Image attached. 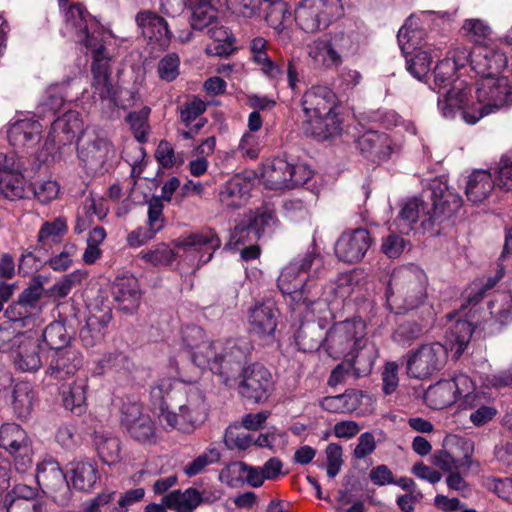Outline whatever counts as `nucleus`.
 Returning a JSON list of instances; mask_svg holds the SVG:
<instances>
[{
    "mask_svg": "<svg viewBox=\"0 0 512 512\" xmlns=\"http://www.w3.org/2000/svg\"><path fill=\"white\" fill-rule=\"evenodd\" d=\"M462 206L461 197L451 191L444 183L434 182L431 186L429 201L419 197L407 199L399 212L403 222L402 232L409 231L418 220L424 230H431L444 220L449 219Z\"/></svg>",
    "mask_w": 512,
    "mask_h": 512,
    "instance_id": "obj_1",
    "label": "nucleus"
},
{
    "mask_svg": "<svg viewBox=\"0 0 512 512\" xmlns=\"http://www.w3.org/2000/svg\"><path fill=\"white\" fill-rule=\"evenodd\" d=\"M336 103V94L329 87L315 85L308 89L301 100L306 116L304 132L319 141L338 135L341 125L334 112Z\"/></svg>",
    "mask_w": 512,
    "mask_h": 512,
    "instance_id": "obj_2",
    "label": "nucleus"
},
{
    "mask_svg": "<svg viewBox=\"0 0 512 512\" xmlns=\"http://www.w3.org/2000/svg\"><path fill=\"white\" fill-rule=\"evenodd\" d=\"M428 278L419 267L395 269L388 281L386 299L388 306L397 313L413 310L427 298Z\"/></svg>",
    "mask_w": 512,
    "mask_h": 512,
    "instance_id": "obj_3",
    "label": "nucleus"
},
{
    "mask_svg": "<svg viewBox=\"0 0 512 512\" xmlns=\"http://www.w3.org/2000/svg\"><path fill=\"white\" fill-rule=\"evenodd\" d=\"M172 400L174 410L163 414L167 427L191 434L205 422L208 404L204 392L197 385L185 382L177 389Z\"/></svg>",
    "mask_w": 512,
    "mask_h": 512,
    "instance_id": "obj_4",
    "label": "nucleus"
},
{
    "mask_svg": "<svg viewBox=\"0 0 512 512\" xmlns=\"http://www.w3.org/2000/svg\"><path fill=\"white\" fill-rule=\"evenodd\" d=\"M476 110H465L464 121L475 124L483 117L512 104V85L507 77H485L477 82Z\"/></svg>",
    "mask_w": 512,
    "mask_h": 512,
    "instance_id": "obj_5",
    "label": "nucleus"
},
{
    "mask_svg": "<svg viewBox=\"0 0 512 512\" xmlns=\"http://www.w3.org/2000/svg\"><path fill=\"white\" fill-rule=\"evenodd\" d=\"M64 9V34L74 36L87 51L99 52L105 46L106 32L99 22L81 4L66 5Z\"/></svg>",
    "mask_w": 512,
    "mask_h": 512,
    "instance_id": "obj_6",
    "label": "nucleus"
},
{
    "mask_svg": "<svg viewBox=\"0 0 512 512\" xmlns=\"http://www.w3.org/2000/svg\"><path fill=\"white\" fill-rule=\"evenodd\" d=\"M366 326L361 319L336 323L326 333L324 347L334 359H346L364 343Z\"/></svg>",
    "mask_w": 512,
    "mask_h": 512,
    "instance_id": "obj_7",
    "label": "nucleus"
},
{
    "mask_svg": "<svg viewBox=\"0 0 512 512\" xmlns=\"http://www.w3.org/2000/svg\"><path fill=\"white\" fill-rule=\"evenodd\" d=\"M342 12V0H302L295 10V20L302 30L315 32L326 27Z\"/></svg>",
    "mask_w": 512,
    "mask_h": 512,
    "instance_id": "obj_8",
    "label": "nucleus"
},
{
    "mask_svg": "<svg viewBox=\"0 0 512 512\" xmlns=\"http://www.w3.org/2000/svg\"><path fill=\"white\" fill-rule=\"evenodd\" d=\"M446 359V348L440 343L421 345L406 355L407 374L416 379L428 378L444 367Z\"/></svg>",
    "mask_w": 512,
    "mask_h": 512,
    "instance_id": "obj_9",
    "label": "nucleus"
},
{
    "mask_svg": "<svg viewBox=\"0 0 512 512\" xmlns=\"http://www.w3.org/2000/svg\"><path fill=\"white\" fill-rule=\"evenodd\" d=\"M0 447L14 459L16 469L24 473L32 465V443L26 431L18 424L6 423L0 427Z\"/></svg>",
    "mask_w": 512,
    "mask_h": 512,
    "instance_id": "obj_10",
    "label": "nucleus"
},
{
    "mask_svg": "<svg viewBox=\"0 0 512 512\" xmlns=\"http://www.w3.org/2000/svg\"><path fill=\"white\" fill-rule=\"evenodd\" d=\"M81 120L75 111H68L53 121L37 158L45 162L61 145L70 144L81 130Z\"/></svg>",
    "mask_w": 512,
    "mask_h": 512,
    "instance_id": "obj_11",
    "label": "nucleus"
},
{
    "mask_svg": "<svg viewBox=\"0 0 512 512\" xmlns=\"http://www.w3.org/2000/svg\"><path fill=\"white\" fill-rule=\"evenodd\" d=\"M93 57L91 65V91L92 98L107 102L109 107L117 105V89L113 83L109 60L105 54V46L99 52L90 51Z\"/></svg>",
    "mask_w": 512,
    "mask_h": 512,
    "instance_id": "obj_12",
    "label": "nucleus"
},
{
    "mask_svg": "<svg viewBox=\"0 0 512 512\" xmlns=\"http://www.w3.org/2000/svg\"><path fill=\"white\" fill-rule=\"evenodd\" d=\"M121 424L128 435L141 444L156 442V426L151 417L143 412L141 404L126 402L121 408Z\"/></svg>",
    "mask_w": 512,
    "mask_h": 512,
    "instance_id": "obj_13",
    "label": "nucleus"
},
{
    "mask_svg": "<svg viewBox=\"0 0 512 512\" xmlns=\"http://www.w3.org/2000/svg\"><path fill=\"white\" fill-rule=\"evenodd\" d=\"M372 243V237L367 229H348L337 239L335 255L345 263H357L364 258Z\"/></svg>",
    "mask_w": 512,
    "mask_h": 512,
    "instance_id": "obj_14",
    "label": "nucleus"
},
{
    "mask_svg": "<svg viewBox=\"0 0 512 512\" xmlns=\"http://www.w3.org/2000/svg\"><path fill=\"white\" fill-rule=\"evenodd\" d=\"M140 34L153 49H166L172 38L167 21L152 10H141L135 15Z\"/></svg>",
    "mask_w": 512,
    "mask_h": 512,
    "instance_id": "obj_15",
    "label": "nucleus"
},
{
    "mask_svg": "<svg viewBox=\"0 0 512 512\" xmlns=\"http://www.w3.org/2000/svg\"><path fill=\"white\" fill-rule=\"evenodd\" d=\"M317 259L318 255L313 252H307L302 257L294 259L289 263L282 270L278 278V287L282 293L293 295L294 299L302 296L306 281L305 274Z\"/></svg>",
    "mask_w": 512,
    "mask_h": 512,
    "instance_id": "obj_16",
    "label": "nucleus"
},
{
    "mask_svg": "<svg viewBox=\"0 0 512 512\" xmlns=\"http://www.w3.org/2000/svg\"><path fill=\"white\" fill-rule=\"evenodd\" d=\"M273 389L271 373L261 364H252L243 370V380L239 385L240 394L256 403L268 399Z\"/></svg>",
    "mask_w": 512,
    "mask_h": 512,
    "instance_id": "obj_17",
    "label": "nucleus"
},
{
    "mask_svg": "<svg viewBox=\"0 0 512 512\" xmlns=\"http://www.w3.org/2000/svg\"><path fill=\"white\" fill-rule=\"evenodd\" d=\"M23 164L15 156L0 153V194L14 200L24 196Z\"/></svg>",
    "mask_w": 512,
    "mask_h": 512,
    "instance_id": "obj_18",
    "label": "nucleus"
},
{
    "mask_svg": "<svg viewBox=\"0 0 512 512\" xmlns=\"http://www.w3.org/2000/svg\"><path fill=\"white\" fill-rule=\"evenodd\" d=\"M507 62L506 55L492 46L478 45L471 51V68L481 78L497 76Z\"/></svg>",
    "mask_w": 512,
    "mask_h": 512,
    "instance_id": "obj_19",
    "label": "nucleus"
},
{
    "mask_svg": "<svg viewBox=\"0 0 512 512\" xmlns=\"http://www.w3.org/2000/svg\"><path fill=\"white\" fill-rule=\"evenodd\" d=\"M49 358L47 374L58 380L74 376L84 363L82 353L73 346L50 352Z\"/></svg>",
    "mask_w": 512,
    "mask_h": 512,
    "instance_id": "obj_20",
    "label": "nucleus"
},
{
    "mask_svg": "<svg viewBox=\"0 0 512 512\" xmlns=\"http://www.w3.org/2000/svg\"><path fill=\"white\" fill-rule=\"evenodd\" d=\"M43 126L33 117L16 119L9 124L7 137L17 148H33L42 139Z\"/></svg>",
    "mask_w": 512,
    "mask_h": 512,
    "instance_id": "obj_21",
    "label": "nucleus"
},
{
    "mask_svg": "<svg viewBox=\"0 0 512 512\" xmlns=\"http://www.w3.org/2000/svg\"><path fill=\"white\" fill-rule=\"evenodd\" d=\"M470 91V87L464 81L454 83L444 98L438 100V108L442 115L445 118H453L459 112L464 119L465 110H476V102L468 103Z\"/></svg>",
    "mask_w": 512,
    "mask_h": 512,
    "instance_id": "obj_22",
    "label": "nucleus"
},
{
    "mask_svg": "<svg viewBox=\"0 0 512 512\" xmlns=\"http://www.w3.org/2000/svg\"><path fill=\"white\" fill-rule=\"evenodd\" d=\"M278 315V310L271 301L256 304L249 310L250 332L259 337L273 335L277 327Z\"/></svg>",
    "mask_w": 512,
    "mask_h": 512,
    "instance_id": "obj_23",
    "label": "nucleus"
},
{
    "mask_svg": "<svg viewBox=\"0 0 512 512\" xmlns=\"http://www.w3.org/2000/svg\"><path fill=\"white\" fill-rule=\"evenodd\" d=\"M356 148L372 161L387 160L391 153V140L386 133L367 131L356 140Z\"/></svg>",
    "mask_w": 512,
    "mask_h": 512,
    "instance_id": "obj_24",
    "label": "nucleus"
},
{
    "mask_svg": "<svg viewBox=\"0 0 512 512\" xmlns=\"http://www.w3.org/2000/svg\"><path fill=\"white\" fill-rule=\"evenodd\" d=\"M252 186L249 178L237 174L221 187L219 202L228 209L240 208L248 199Z\"/></svg>",
    "mask_w": 512,
    "mask_h": 512,
    "instance_id": "obj_25",
    "label": "nucleus"
},
{
    "mask_svg": "<svg viewBox=\"0 0 512 512\" xmlns=\"http://www.w3.org/2000/svg\"><path fill=\"white\" fill-rule=\"evenodd\" d=\"M185 382L173 379H161L154 383L150 389V401L155 410H158V417L164 423L163 414L166 411L174 410V398L177 389L184 386Z\"/></svg>",
    "mask_w": 512,
    "mask_h": 512,
    "instance_id": "obj_26",
    "label": "nucleus"
},
{
    "mask_svg": "<svg viewBox=\"0 0 512 512\" xmlns=\"http://www.w3.org/2000/svg\"><path fill=\"white\" fill-rule=\"evenodd\" d=\"M175 245L185 251L191 248L205 247L209 254L207 258L200 259L199 261L202 264H206L211 260L213 253L220 248L221 240L217 233L209 228L183 235L175 241Z\"/></svg>",
    "mask_w": 512,
    "mask_h": 512,
    "instance_id": "obj_27",
    "label": "nucleus"
},
{
    "mask_svg": "<svg viewBox=\"0 0 512 512\" xmlns=\"http://www.w3.org/2000/svg\"><path fill=\"white\" fill-rule=\"evenodd\" d=\"M113 296L123 311H135L141 296L138 280L133 276L117 278L113 283Z\"/></svg>",
    "mask_w": 512,
    "mask_h": 512,
    "instance_id": "obj_28",
    "label": "nucleus"
},
{
    "mask_svg": "<svg viewBox=\"0 0 512 512\" xmlns=\"http://www.w3.org/2000/svg\"><path fill=\"white\" fill-rule=\"evenodd\" d=\"M21 343L17 345L14 363L15 366L24 372L37 371L41 365V359L38 353L39 345L37 339H33L27 334L20 335Z\"/></svg>",
    "mask_w": 512,
    "mask_h": 512,
    "instance_id": "obj_29",
    "label": "nucleus"
},
{
    "mask_svg": "<svg viewBox=\"0 0 512 512\" xmlns=\"http://www.w3.org/2000/svg\"><path fill=\"white\" fill-rule=\"evenodd\" d=\"M495 186L490 172L487 170L473 171L467 181L466 196L472 203H481L488 198Z\"/></svg>",
    "mask_w": 512,
    "mask_h": 512,
    "instance_id": "obj_30",
    "label": "nucleus"
},
{
    "mask_svg": "<svg viewBox=\"0 0 512 512\" xmlns=\"http://www.w3.org/2000/svg\"><path fill=\"white\" fill-rule=\"evenodd\" d=\"M375 359L376 349L373 345H368L366 339H364V343L346 358V363L351 368V374L359 378L371 373Z\"/></svg>",
    "mask_w": 512,
    "mask_h": 512,
    "instance_id": "obj_31",
    "label": "nucleus"
},
{
    "mask_svg": "<svg viewBox=\"0 0 512 512\" xmlns=\"http://www.w3.org/2000/svg\"><path fill=\"white\" fill-rule=\"evenodd\" d=\"M221 347V342H212L207 339L198 350L192 352V360L201 368L209 367L214 373L223 374Z\"/></svg>",
    "mask_w": 512,
    "mask_h": 512,
    "instance_id": "obj_32",
    "label": "nucleus"
},
{
    "mask_svg": "<svg viewBox=\"0 0 512 512\" xmlns=\"http://www.w3.org/2000/svg\"><path fill=\"white\" fill-rule=\"evenodd\" d=\"M362 397L361 391L351 389L343 394L325 397L321 401V407L332 413L352 412L360 407Z\"/></svg>",
    "mask_w": 512,
    "mask_h": 512,
    "instance_id": "obj_33",
    "label": "nucleus"
},
{
    "mask_svg": "<svg viewBox=\"0 0 512 512\" xmlns=\"http://www.w3.org/2000/svg\"><path fill=\"white\" fill-rule=\"evenodd\" d=\"M36 479L39 485L51 491H57L65 484V475L58 462L52 458L38 464Z\"/></svg>",
    "mask_w": 512,
    "mask_h": 512,
    "instance_id": "obj_34",
    "label": "nucleus"
},
{
    "mask_svg": "<svg viewBox=\"0 0 512 512\" xmlns=\"http://www.w3.org/2000/svg\"><path fill=\"white\" fill-rule=\"evenodd\" d=\"M308 55L315 64L325 68L339 67L342 64L329 39L319 38L309 44Z\"/></svg>",
    "mask_w": 512,
    "mask_h": 512,
    "instance_id": "obj_35",
    "label": "nucleus"
},
{
    "mask_svg": "<svg viewBox=\"0 0 512 512\" xmlns=\"http://www.w3.org/2000/svg\"><path fill=\"white\" fill-rule=\"evenodd\" d=\"M188 8L191 10L192 30L203 31L218 20V11L209 0H196Z\"/></svg>",
    "mask_w": 512,
    "mask_h": 512,
    "instance_id": "obj_36",
    "label": "nucleus"
},
{
    "mask_svg": "<svg viewBox=\"0 0 512 512\" xmlns=\"http://www.w3.org/2000/svg\"><path fill=\"white\" fill-rule=\"evenodd\" d=\"M448 382L453 385L455 400L461 399L465 408H476L478 397L482 394L476 392L475 382L467 374H456Z\"/></svg>",
    "mask_w": 512,
    "mask_h": 512,
    "instance_id": "obj_37",
    "label": "nucleus"
},
{
    "mask_svg": "<svg viewBox=\"0 0 512 512\" xmlns=\"http://www.w3.org/2000/svg\"><path fill=\"white\" fill-rule=\"evenodd\" d=\"M291 164L283 158H274L267 165L263 172V177L267 185L272 189L288 188L291 180Z\"/></svg>",
    "mask_w": 512,
    "mask_h": 512,
    "instance_id": "obj_38",
    "label": "nucleus"
},
{
    "mask_svg": "<svg viewBox=\"0 0 512 512\" xmlns=\"http://www.w3.org/2000/svg\"><path fill=\"white\" fill-rule=\"evenodd\" d=\"M452 387L453 385L449 384L448 380H441L429 386L424 394L426 404L435 410L452 405L456 401Z\"/></svg>",
    "mask_w": 512,
    "mask_h": 512,
    "instance_id": "obj_39",
    "label": "nucleus"
},
{
    "mask_svg": "<svg viewBox=\"0 0 512 512\" xmlns=\"http://www.w3.org/2000/svg\"><path fill=\"white\" fill-rule=\"evenodd\" d=\"M94 444L103 463L111 465L120 460L121 446L117 437L107 432H95Z\"/></svg>",
    "mask_w": 512,
    "mask_h": 512,
    "instance_id": "obj_40",
    "label": "nucleus"
},
{
    "mask_svg": "<svg viewBox=\"0 0 512 512\" xmlns=\"http://www.w3.org/2000/svg\"><path fill=\"white\" fill-rule=\"evenodd\" d=\"M163 504L175 512H194L198 507L196 500V488L189 487L185 490H173L162 498Z\"/></svg>",
    "mask_w": 512,
    "mask_h": 512,
    "instance_id": "obj_41",
    "label": "nucleus"
},
{
    "mask_svg": "<svg viewBox=\"0 0 512 512\" xmlns=\"http://www.w3.org/2000/svg\"><path fill=\"white\" fill-rule=\"evenodd\" d=\"M433 464L445 472L470 470L475 464L471 456L466 453L463 458H456L447 450H439L432 456Z\"/></svg>",
    "mask_w": 512,
    "mask_h": 512,
    "instance_id": "obj_42",
    "label": "nucleus"
},
{
    "mask_svg": "<svg viewBox=\"0 0 512 512\" xmlns=\"http://www.w3.org/2000/svg\"><path fill=\"white\" fill-rule=\"evenodd\" d=\"M295 341L303 352L316 351L324 345L322 329L315 324H303L297 331Z\"/></svg>",
    "mask_w": 512,
    "mask_h": 512,
    "instance_id": "obj_43",
    "label": "nucleus"
},
{
    "mask_svg": "<svg viewBox=\"0 0 512 512\" xmlns=\"http://www.w3.org/2000/svg\"><path fill=\"white\" fill-rule=\"evenodd\" d=\"M42 338L45 344L49 347L50 352L72 347L70 345L71 336L67 332L64 323L54 321L50 323L42 332Z\"/></svg>",
    "mask_w": 512,
    "mask_h": 512,
    "instance_id": "obj_44",
    "label": "nucleus"
},
{
    "mask_svg": "<svg viewBox=\"0 0 512 512\" xmlns=\"http://www.w3.org/2000/svg\"><path fill=\"white\" fill-rule=\"evenodd\" d=\"M71 472V483L79 491H89L98 478L97 469L89 462L76 463Z\"/></svg>",
    "mask_w": 512,
    "mask_h": 512,
    "instance_id": "obj_45",
    "label": "nucleus"
},
{
    "mask_svg": "<svg viewBox=\"0 0 512 512\" xmlns=\"http://www.w3.org/2000/svg\"><path fill=\"white\" fill-rule=\"evenodd\" d=\"M34 392L29 383H18L13 391V409L19 418H26L32 411Z\"/></svg>",
    "mask_w": 512,
    "mask_h": 512,
    "instance_id": "obj_46",
    "label": "nucleus"
},
{
    "mask_svg": "<svg viewBox=\"0 0 512 512\" xmlns=\"http://www.w3.org/2000/svg\"><path fill=\"white\" fill-rule=\"evenodd\" d=\"M248 345L244 341L227 340L222 343L220 355L222 356L223 374L231 368L234 363H240L245 359Z\"/></svg>",
    "mask_w": 512,
    "mask_h": 512,
    "instance_id": "obj_47",
    "label": "nucleus"
},
{
    "mask_svg": "<svg viewBox=\"0 0 512 512\" xmlns=\"http://www.w3.org/2000/svg\"><path fill=\"white\" fill-rule=\"evenodd\" d=\"M68 231L67 219L57 217L53 221H47L39 229L37 239L42 245L58 242Z\"/></svg>",
    "mask_w": 512,
    "mask_h": 512,
    "instance_id": "obj_48",
    "label": "nucleus"
},
{
    "mask_svg": "<svg viewBox=\"0 0 512 512\" xmlns=\"http://www.w3.org/2000/svg\"><path fill=\"white\" fill-rule=\"evenodd\" d=\"M220 458L221 454L218 449L214 447L206 448L201 454L184 466L183 472L188 477L196 476L204 472L208 466L217 463Z\"/></svg>",
    "mask_w": 512,
    "mask_h": 512,
    "instance_id": "obj_49",
    "label": "nucleus"
},
{
    "mask_svg": "<svg viewBox=\"0 0 512 512\" xmlns=\"http://www.w3.org/2000/svg\"><path fill=\"white\" fill-rule=\"evenodd\" d=\"M14 502H47L40 494L36 486H30L24 483L15 484L5 495L4 504Z\"/></svg>",
    "mask_w": 512,
    "mask_h": 512,
    "instance_id": "obj_50",
    "label": "nucleus"
},
{
    "mask_svg": "<svg viewBox=\"0 0 512 512\" xmlns=\"http://www.w3.org/2000/svg\"><path fill=\"white\" fill-rule=\"evenodd\" d=\"M63 403L66 409L74 414H81L86 403L85 381L75 382L67 393L64 394Z\"/></svg>",
    "mask_w": 512,
    "mask_h": 512,
    "instance_id": "obj_51",
    "label": "nucleus"
},
{
    "mask_svg": "<svg viewBox=\"0 0 512 512\" xmlns=\"http://www.w3.org/2000/svg\"><path fill=\"white\" fill-rule=\"evenodd\" d=\"M433 56L422 48L415 50L413 56L407 59V70L418 80H422L430 70Z\"/></svg>",
    "mask_w": 512,
    "mask_h": 512,
    "instance_id": "obj_52",
    "label": "nucleus"
},
{
    "mask_svg": "<svg viewBox=\"0 0 512 512\" xmlns=\"http://www.w3.org/2000/svg\"><path fill=\"white\" fill-rule=\"evenodd\" d=\"M150 112V107L144 106L139 111L129 113L126 117V121L139 142L146 141L149 132L148 117Z\"/></svg>",
    "mask_w": 512,
    "mask_h": 512,
    "instance_id": "obj_53",
    "label": "nucleus"
},
{
    "mask_svg": "<svg viewBox=\"0 0 512 512\" xmlns=\"http://www.w3.org/2000/svg\"><path fill=\"white\" fill-rule=\"evenodd\" d=\"M464 36L477 44L483 43L492 33L491 27L482 19H466L462 25Z\"/></svg>",
    "mask_w": 512,
    "mask_h": 512,
    "instance_id": "obj_54",
    "label": "nucleus"
},
{
    "mask_svg": "<svg viewBox=\"0 0 512 512\" xmlns=\"http://www.w3.org/2000/svg\"><path fill=\"white\" fill-rule=\"evenodd\" d=\"M86 277L87 272L81 269L66 274L51 287L50 295L56 298H64L75 285L80 284Z\"/></svg>",
    "mask_w": 512,
    "mask_h": 512,
    "instance_id": "obj_55",
    "label": "nucleus"
},
{
    "mask_svg": "<svg viewBox=\"0 0 512 512\" xmlns=\"http://www.w3.org/2000/svg\"><path fill=\"white\" fill-rule=\"evenodd\" d=\"M180 58L176 53L166 54L157 65V73L161 80L174 81L180 74Z\"/></svg>",
    "mask_w": 512,
    "mask_h": 512,
    "instance_id": "obj_56",
    "label": "nucleus"
},
{
    "mask_svg": "<svg viewBox=\"0 0 512 512\" xmlns=\"http://www.w3.org/2000/svg\"><path fill=\"white\" fill-rule=\"evenodd\" d=\"M224 442L230 449L246 450L253 445V437L250 433L241 431L238 426L234 425L226 429Z\"/></svg>",
    "mask_w": 512,
    "mask_h": 512,
    "instance_id": "obj_57",
    "label": "nucleus"
},
{
    "mask_svg": "<svg viewBox=\"0 0 512 512\" xmlns=\"http://www.w3.org/2000/svg\"><path fill=\"white\" fill-rule=\"evenodd\" d=\"M471 324L466 320H458L451 329V341L456 353L461 354L467 347L472 336Z\"/></svg>",
    "mask_w": 512,
    "mask_h": 512,
    "instance_id": "obj_58",
    "label": "nucleus"
},
{
    "mask_svg": "<svg viewBox=\"0 0 512 512\" xmlns=\"http://www.w3.org/2000/svg\"><path fill=\"white\" fill-rule=\"evenodd\" d=\"M422 333L421 327L416 322H405L400 324L393 333V340L397 344L410 346Z\"/></svg>",
    "mask_w": 512,
    "mask_h": 512,
    "instance_id": "obj_59",
    "label": "nucleus"
},
{
    "mask_svg": "<svg viewBox=\"0 0 512 512\" xmlns=\"http://www.w3.org/2000/svg\"><path fill=\"white\" fill-rule=\"evenodd\" d=\"M76 255V245L74 243H66L59 254L49 259L48 264L54 271L63 272L72 266L73 259Z\"/></svg>",
    "mask_w": 512,
    "mask_h": 512,
    "instance_id": "obj_60",
    "label": "nucleus"
},
{
    "mask_svg": "<svg viewBox=\"0 0 512 512\" xmlns=\"http://www.w3.org/2000/svg\"><path fill=\"white\" fill-rule=\"evenodd\" d=\"M64 87L52 85L46 91L45 99L41 103L43 113H55L59 111L65 102Z\"/></svg>",
    "mask_w": 512,
    "mask_h": 512,
    "instance_id": "obj_61",
    "label": "nucleus"
},
{
    "mask_svg": "<svg viewBox=\"0 0 512 512\" xmlns=\"http://www.w3.org/2000/svg\"><path fill=\"white\" fill-rule=\"evenodd\" d=\"M141 256L154 265H168L175 259L174 251L164 243L158 244L149 251L141 252Z\"/></svg>",
    "mask_w": 512,
    "mask_h": 512,
    "instance_id": "obj_62",
    "label": "nucleus"
},
{
    "mask_svg": "<svg viewBox=\"0 0 512 512\" xmlns=\"http://www.w3.org/2000/svg\"><path fill=\"white\" fill-rule=\"evenodd\" d=\"M334 50L340 57L341 63L343 59L356 53L358 49L357 43L351 35L345 33H337L329 38Z\"/></svg>",
    "mask_w": 512,
    "mask_h": 512,
    "instance_id": "obj_63",
    "label": "nucleus"
},
{
    "mask_svg": "<svg viewBox=\"0 0 512 512\" xmlns=\"http://www.w3.org/2000/svg\"><path fill=\"white\" fill-rule=\"evenodd\" d=\"M497 184L503 191H512V152L503 155L499 161Z\"/></svg>",
    "mask_w": 512,
    "mask_h": 512,
    "instance_id": "obj_64",
    "label": "nucleus"
}]
</instances>
